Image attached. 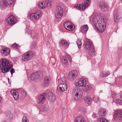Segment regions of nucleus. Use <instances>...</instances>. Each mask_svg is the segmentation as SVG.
<instances>
[{
	"label": "nucleus",
	"instance_id": "4468645a",
	"mask_svg": "<svg viewBox=\"0 0 122 122\" xmlns=\"http://www.w3.org/2000/svg\"><path fill=\"white\" fill-rule=\"evenodd\" d=\"M51 80V78L49 76H45L43 82V85L44 86H47L49 85V84Z\"/></svg>",
	"mask_w": 122,
	"mask_h": 122
},
{
	"label": "nucleus",
	"instance_id": "20e7f679",
	"mask_svg": "<svg viewBox=\"0 0 122 122\" xmlns=\"http://www.w3.org/2000/svg\"><path fill=\"white\" fill-rule=\"evenodd\" d=\"M90 2V0H84V4H78L77 5L75 6L74 7L80 10H82L89 5Z\"/></svg>",
	"mask_w": 122,
	"mask_h": 122
},
{
	"label": "nucleus",
	"instance_id": "2f4dec72",
	"mask_svg": "<svg viewBox=\"0 0 122 122\" xmlns=\"http://www.w3.org/2000/svg\"><path fill=\"white\" fill-rule=\"evenodd\" d=\"M91 89V87L90 86L86 85L84 87L83 90L84 91L86 92L89 90Z\"/></svg>",
	"mask_w": 122,
	"mask_h": 122
},
{
	"label": "nucleus",
	"instance_id": "f3484780",
	"mask_svg": "<svg viewBox=\"0 0 122 122\" xmlns=\"http://www.w3.org/2000/svg\"><path fill=\"white\" fill-rule=\"evenodd\" d=\"M37 102L39 104H42L44 100L46 99V97L45 96L43 95H41L39 96L38 97Z\"/></svg>",
	"mask_w": 122,
	"mask_h": 122
},
{
	"label": "nucleus",
	"instance_id": "cd10ccee",
	"mask_svg": "<svg viewBox=\"0 0 122 122\" xmlns=\"http://www.w3.org/2000/svg\"><path fill=\"white\" fill-rule=\"evenodd\" d=\"M84 99L85 102L87 103L88 104H90L92 101V99L91 98L89 97H84Z\"/></svg>",
	"mask_w": 122,
	"mask_h": 122
},
{
	"label": "nucleus",
	"instance_id": "f03ea898",
	"mask_svg": "<svg viewBox=\"0 0 122 122\" xmlns=\"http://www.w3.org/2000/svg\"><path fill=\"white\" fill-rule=\"evenodd\" d=\"M0 61V69H1L3 73L7 72L13 66V65L10 64L9 62L6 59H1Z\"/></svg>",
	"mask_w": 122,
	"mask_h": 122
},
{
	"label": "nucleus",
	"instance_id": "39448f33",
	"mask_svg": "<svg viewBox=\"0 0 122 122\" xmlns=\"http://www.w3.org/2000/svg\"><path fill=\"white\" fill-rule=\"evenodd\" d=\"M6 22L8 25H12L17 21L16 18L13 15H10L6 20Z\"/></svg>",
	"mask_w": 122,
	"mask_h": 122
},
{
	"label": "nucleus",
	"instance_id": "37998d69",
	"mask_svg": "<svg viewBox=\"0 0 122 122\" xmlns=\"http://www.w3.org/2000/svg\"><path fill=\"white\" fill-rule=\"evenodd\" d=\"M61 80L63 82L65 83L66 82V78L64 77L61 78Z\"/></svg>",
	"mask_w": 122,
	"mask_h": 122
},
{
	"label": "nucleus",
	"instance_id": "9b49d317",
	"mask_svg": "<svg viewBox=\"0 0 122 122\" xmlns=\"http://www.w3.org/2000/svg\"><path fill=\"white\" fill-rule=\"evenodd\" d=\"M99 6L101 10L103 11H107L108 10L109 7L108 4L104 1L101 2L100 3Z\"/></svg>",
	"mask_w": 122,
	"mask_h": 122
},
{
	"label": "nucleus",
	"instance_id": "7ed1b4c3",
	"mask_svg": "<svg viewBox=\"0 0 122 122\" xmlns=\"http://www.w3.org/2000/svg\"><path fill=\"white\" fill-rule=\"evenodd\" d=\"M82 91L81 89L75 88L73 92L74 98L76 100L80 99L82 97Z\"/></svg>",
	"mask_w": 122,
	"mask_h": 122
},
{
	"label": "nucleus",
	"instance_id": "864d4df0",
	"mask_svg": "<svg viewBox=\"0 0 122 122\" xmlns=\"http://www.w3.org/2000/svg\"><path fill=\"white\" fill-rule=\"evenodd\" d=\"M67 22H66V23H65V24H64V26L65 27V25H66L67 24Z\"/></svg>",
	"mask_w": 122,
	"mask_h": 122
},
{
	"label": "nucleus",
	"instance_id": "c03bdc74",
	"mask_svg": "<svg viewBox=\"0 0 122 122\" xmlns=\"http://www.w3.org/2000/svg\"><path fill=\"white\" fill-rule=\"evenodd\" d=\"M48 8H50L51 6V3L48 2L46 4Z\"/></svg>",
	"mask_w": 122,
	"mask_h": 122
},
{
	"label": "nucleus",
	"instance_id": "dca6fc26",
	"mask_svg": "<svg viewBox=\"0 0 122 122\" xmlns=\"http://www.w3.org/2000/svg\"><path fill=\"white\" fill-rule=\"evenodd\" d=\"M122 15L121 14L118 13L114 15V17L115 23H116L118 22L122 18Z\"/></svg>",
	"mask_w": 122,
	"mask_h": 122
},
{
	"label": "nucleus",
	"instance_id": "3c124183",
	"mask_svg": "<svg viewBox=\"0 0 122 122\" xmlns=\"http://www.w3.org/2000/svg\"><path fill=\"white\" fill-rule=\"evenodd\" d=\"M53 1V0H48V2L51 3Z\"/></svg>",
	"mask_w": 122,
	"mask_h": 122
},
{
	"label": "nucleus",
	"instance_id": "8fccbe9b",
	"mask_svg": "<svg viewBox=\"0 0 122 122\" xmlns=\"http://www.w3.org/2000/svg\"><path fill=\"white\" fill-rule=\"evenodd\" d=\"M96 114L95 113H93L92 115V117L94 118L96 117Z\"/></svg>",
	"mask_w": 122,
	"mask_h": 122
},
{
	"label": "nucleus",
	"instance_id": "c85d7f7f",
	"mask_svg": "<svg viewBox=\"0 0 122 122\" xmlns=\"http://www.w3.org/2000/svg\"><path fill=\"white\" fill-rule=\"evenodd\" d=\"M42 110L44 111H48L49 109V107L48 105H45L42 107Z\"/></svg>",
	"mask_w": 122,
	"mask_h": 122
},
{
	"label": "nucleus",
	"instance_id": "a18cd8bd",
	"mask_svg": "<svg viewBox=\"0 0 122 122\" xmlns=\"http://www.w3.org/2000/svg\"><path fill=\"white\" fill-rule=\"evenodd\" d=\"M15 72V71L14 69L12 68L11 69L10 72L11 75H12Z\"/></svg>",
	"mask_w": 122,
	"mask_h": 122
},
{
	"label": "nucleus",
	"instance_id": "ea45409f",
	"mask_svg": "<svg viewBox=\"0 0 122 122\" xmlns=\"http://www.w3.org/2000/svg\"><path fill=\"white\" fill-rule=\"evenodd\" d=\"M66 26L68 28V29H66L68 30H72L73 28V26L71 25H69L67 26Z\"/></svg>",
	"mask_w": 122,
	"mask_h": 122
},
{
	"label": "nucleus",
	"instance_id": "9d476101",
	"mask_svg": "<svg viewBox=\"0 0 122 122\" xmlns=\"http://www.w3.org/2000/svg\"><path fill=\"white\" fill-rule=\"evenodd\" d=\"M77 73L76 71H72L68 73V78L70 81H72L77 76Z\"/></svg>",
	"mask_w": 122,
	"mask_h": 122
},
{
	"label": "nucleus",
	"instance_id": "a19ab883",
	"mask_svg": "<svg viewBox=\"0 0 122 122\" xmlns=\"http://www.w3.org/2000/svg\"><path fill=\"white\" fill-rule=\"evenodd\" d=\"M27 118L25 116H24L22 119V122H27Z\"/></svg>",
	"mask_w": 122,
	"mask_h": 122
},
{
	"label": "nucleus",
	"instance_id": "1a4fd4ad",
	"mask_svg": "<svg viewBox=\"0 0 122 122\" xmlns=\"http://www.w3.org/2000/svg\"><path fill=\"white\" fill-rule=\"evenodd\" d=\"M86 84V80L83 78H80L78 79L77 81L76 82L75 85L77 87H81L85 86Z\"/></svg>",
	"mask_w": 122,
	"mask_h": 122
},
{
	"label": "nucleus",
	"instance_id": "4be33fe9",
	"mask_svg": "<svg viewBox=\"0 0 122 122\" xmlns=\"http://www.w3.org/2000/svg\"><path fill=\"white\" fill-rule=\"evenodd\" d=\"M63 14V12L57 11L55 13V15L57 18L60 19L61 18Z\"/></svg>",
	"mask_w": 122,
	"mask_h": 122
},
{
	"label": "nucleus",
	"instance_id": "72a5a7b5",
	"mask_svg": "<svg viewBox=\"0 0 122 122\" xmlns=\"http://www.w3.org/2000/svg\"><path fill=\"white\" fill-rule=\"evenodd\" d=\"M6 118L7 119H11L13 117L12 114L10 112H9L6 113Z\"/></svg>",
	"mask_w": 122,
	"mask_h": 122
},
{
	"label": "nucleus",
	"instance_id": "423d86ee",
	"mask_svg": "<svg viewBox=\"0 0 122 122\" xmlns=\"http://www.w3.org/2000/svg\"><path fill=\"white\" fill-rule=\"evenodd\" d=\"M41 74L40 72H35L31 75L30 79L35 82H37L40 79Z\"/></svg>",
	"mask_w": 122,
	"mask_h": 122
},
{
	"label": "nucleus",
	"instance_id": "5fc2aeb1",
	"mask_svg": "<svg viewBox=\"0 0 122 122\" xmlns=\"http://www.w3.org/2000/svg\"><path fill=\"white\" fill-rule=\"evenodd\" d=\"M8 81H9V83L10 84V81H9V78H8Z\"/></svg>",
	"mask_w": 122,
	"mask_h": 122
},
{
	"label": "nucleus",
	"instance_id": "4c0bfd02",
	"mask_svg": "<svg viewBox=\"0 0 122 122\" xmlns=\"http://www.w3.org/2000/svg\"><path fill=\"white\" fill-rule=\"evenodd\" d=\"M116 102L119 104L122 105V100L117 99L116 100Z\"/></svg>",
	"mask_w": 122,
	"mask_h": 122
},
{
	"label": "nucleus",
	"instance_id": "7c9ffc66",
	"mask_svg": "<svg viewBox=\"0 0 122 122\" xmlns=\"http://www.w3.org/2000/svg\"><path fill=\"white\" fill-rule=\"evenodd\" d=\"M61 45H65L66 46H69L68 43L66 41L64 40H62L60 43Z\"/></svg>",
	"mask_w": 122,
	"mask_h": 122
},
{
	"label": "nucleus",
	"instance_id": "79ce46f5",
	"mask_svg": "<svg viewBox=\"0 0 122 122\" xmlns=\"http://www.w3.org/2000/svg\"><path fill=\"white\" fill-rule=\"evenodd\" d=\"M102 77H103L104 76H108L109 74H108V73L105 72H103L102 73Z\"/></svg>",
	"mask_w": 122,
	"mask_h": 122
},
{
	"label": "nucleus",
	"instance_id": "b1692460",
	"mask_svg": "<svg viewBox=\"0 0 122 122\" xmlns=\"http://www.w3.org/2000/svg\"><path fill=\"white\" fill-rule=\"evenodd\" d=\"M95 51L94 47L91 48L89 49L88 51V52L89 55L91 56H94L95 55Z\"/></svg>",
	"mask_w": 122,
	"mask_h": 122
},
{
	"label": "nucleus",
	"instance_id": "c756f323",
	"mask_svg": "<svg viewBox=\"0 0 122 122\" xmlns=\"http://www.w3.org/2000/svg\"><path fill=\"white\" fill-rule=\"evenodd\" d=\"M106 112V110L104 109H102L98 113V114L101 116H105Z\"/></svg>",
	"mask_w": 122,
	"mask_h": 122
},
{
	"label": "nucleus",
	"instance_id": "412c9836",
	"mask_svg": "<svg viewBox=\"0 0 122 122\" xmlns=\"http://www.w3.org/2000/svg\"><path fill=\"white\" fill-rule=\"evenodd\" d=\"M85 49H87L91 48L93 47L92 43L89 41H88L85 42Z\"/></svg>",
	"mask_w": 122,
	"mask_h": 122
},
{
	"label": "nucleus",
	"instance_id": "49530a36",
	"mask_svg": "<svg viewBox=\"0 0 122 122\" xmlns=\"http://www.w3.org/2000/svg\"><path fill=\"white\" fill-rule=\"evenodd\" d=\"M67 57L68 58L69 60V61H70L71 62V57L70 56L68 55L67 56Z\"/></svg>",
	"mask_w": 122,
	"mask_h": 122
},
{
	"label": "nucleus",
	"instance_id": "f704fd0d",
	"mask_svg": "<svg viewBox=\"0 0 122 122\" xmlns=\"http://www.w3.org/2000/svg\"><path fill=\"white\" fill-rule=\"evenodd\" d=\"M98 120L99 122H108L107 120L103 118H99Z\"/></svg>",
	"mask_w": 122,
	"mask_h": 122
},
{
	"label": "nucleus",
	"instance_id": "2eb2a0df",
	"mask_svg": "<svg viewBox=\"0 0 122 122\" xmlns=\"http://www.w3.org/2000/svg\"><path fill=\"white\" fill-rule=\"evenodd\" d=\"M10 93L15 100H17L19 99V95L18 92L15 90H12L10 91Z\"/></svg>",
	"mask_w": 122,
	"mask_h": 122
},
{
	"label": "nucleus",
	"instance_id": "a878e982",
	"mask_svg": "<svg viewBox=\"0 0 122 122\" xmlns=\"http://www.w3.org/2000/svg\"><path fill=\"white\" fill-rule=\"evenodd\" d=\"M14 0H5L4 4L5 5L7 6L9 5L12 4Z\"/></svg>",
	"mask_w": 122,
	"mask_h": 122
},
{
	"label": "nucleus",
	"instance_id": "473e14b6",
	"mask_svg": "<svg viewBox=\"0 0 122 122\" xmlns=\"http://www.w3.org/2000/svg\"><path fill=\"white\" fill-rule=\"evenodd\" d=\"M62 62L67 66L68 65V62L66 58L65 57H63L62 59Z\"/></svg>",
	"mask_w": 122,
	"mask_h": 122
},
{
	"label": "nucleus",
	"instance_id": "f257e3e1",
	"mask_svg": "<svg viewBox=\"0 0 122 122\" xmlns=\"http://www.w3.org/2000/svg\"><path fill=\"white\" fill-rule=\"evenodd\" d=\"M94 25L100 32H103L105 29V23L103 18L101 17L95 20L94 22Z\"/></svg>",
	"mask_w": 122,
	"mask_h": 122
},
{
	"label": "nucleus",
	"instance_id": "ddd939ff",
	"mask_svg": "<svg viewBox=\"0 0 122 122\" xmlns=\"http://www.w3.org/2000/svg\"><path fill=\"white\" fill-rule=\"evenodd\" d=\"M114 119L120 120L122 118V110H119L116 111L114 116Z\"/></svg>",
	"mask_w": 122,
	"mask_h": 122
},
{
	"label": "nucleus",
	"instance_id": "6e6552de",
	"mask_svg": "<svg viewBox=\"0 0 122 122\" xmlns=\"http://www.w3.org/2000/svg\"><path fill=\"white\" fill-rule=\"evenodd\" d=\"M41 11L40 10H37L34 13H32L30 15L31 19L33 20H36L38 19L41 16Z\"/></svg>",
	"mask_w": 122,
	"mask_h": 122
},
{
	"label": "nucleus",
	"instance_id": "e433bc0d",
	"mask_svg": "<svg viewBox=\"0 0 122 122\" xmlns=\"http://www.w3.org/2000/svg\"><path fill=\"white\" fill-rule=\"evenodd\" d=\"M57 11L61 12H63V9L61 6H58L57 7Z\"/></svg>",
	"mask_w": 122,
	"mask_h": 122
},
{
	"label": "nucleus",
	"instance_id": "58836bf2",
	"mask_svg": "<svg viewBox=\"0 0 122 122\" xmlns=\"http://www.w3.org/2000/svg\"><path fill=\"white\" fill-rule=\"evenodd\" d=\"M12 47L14 48H18L19 47V46L16 43H15L12 45Z\"/></svg>",
	"mask_w": 122,
	"mask_h": 122
},
{
	"label": "nucleus",
	"instance_id": "5701e85b",
	"mask_svg": "<svg viewBox=\"0 0 122 122\" xmlns=\"http://www.w3.org/2000/svg\"><path fill=\"white\" fill-rule=\"evenodd\" d=\"M21 93V99H23L26 96V94L25 91L22 89H21L20 90Z\"/></svg>",
	"mask_w": 122,
	"mask_h": 122
},
{
	"label": "nucleus",
	"instance_id": "0eeeda50",
	"mask_svg": "<svg viewBox=\"0 0 122 122\" xmlns=\"http://www.w3.org/2000/svg\"><path fill=\"white\" fill-rule=\"evenodd\" d=\"M33 56V53L32 52L30 51L23 54L22 56V59L25 61H29Z\"/></svg>",
	"mask_w": 122,
	"mask_h": 122
},
{
	"label": "nucleus",
	"instance_id": "aec40b11",
	"mask_svg": "<svg viewBox=\"0 0 122 122\" xmlns=\"http://www.w3.org/2000/svg\"><path fill=\"white\" fill-rule=\"evenodd\" d=\"M48 98L51 101H53L56 99V97L52 93L50 92L48 94Z\"/></svg>",
	"mask_w": 122,
	"mask_h": 122
},
{
	"label": "nucleus",
	"instance_id": "6e6d98bb",
	"mask_svg": "<svg viewBox=\"0 0 122 122\" xmlns=\"http://www.w3.org/2000/svg\"><path fill=\"white\" fill-rule=\"evenodd\" d=\"M122 1V0H121Z\"/></svg>",
	"mask_w": 122,
	"mask_h": 122
},
{
	"label": "nucleus",
	"instance_id": "c9c22d12",
	"mask_svg": "<svg viewBox=\"0 0 122 122\" xmlns=\"http://www.w3.org/2000/svg\"><path fill=\"white\" fill-rule=\"evenodd\" d=\"M76 43L78 45V47L79 48H80L81 46V42L80 40L78 39L76 41Z\"/></svg>",
	"mask_w": 122,
	"mask_h": 122
},
{
	"label": "nucleus",
	"instance_id": "603ef678",
	"mask_svg": "<svg viewBox=\"0 0 122 122\" xmlns=\"http://www.w3.org/2000/svg\"><path fill=\"white\" fill-rule=\"evenodd\" d=\"M120 97L122 99V93H121L120 94Z\"/></svg>",
	"mask_w": 122,
	"mask_h": 122
},
{
	"label": "nucleus",
	"instance_id": "bb28decb",
	"mask_svg": "<svg viewBox=\"0 0 122 122\" xmlns=\"http://www.w3.org/2000/svg\"><path fill=\"white\" fill-rule=\"evenodd\" d=\"M88 29L87 25H84L83 26L81 27V30L82 33L86 32Z\"/></svg>",
	"mask_w": 122,
	"mask_h": 122
},
{
	"label": "nucleus",
	"instance_id": "a211bd4d",
	"mask_svg": "<svg viewBox=\"0 0 122 122\" xmlns=\"http://www.w3.org/2000/svg\"><path fill=\"white\" fill-rule=\"evenodd\" d=\"M10 50L8 48H4L1 51V53L2 55L6 56L10 53Z\"/></svg>",
	"mask_w": 122,
	"mask_h": 122
},
{
	"label": "nucleus",
	"instance_id": "f8f14e48",
	"mask_svg": "<svg viewBox=\"0 0 122 122\" xmlns=\"http://www.w3.org/2000/svg\"><path fill=\"white\" fill-rule=\"evenodd\" d=\"M67 86L66 84L61 83L58 85L57 89L58 91L64 92L67 90Z\"/></svg>",
	"mask_w": 122,
	"mask_h": 122
},
{
	"label": "nucleus",
	"instance_id": "393cba45",
	"mask_svg": "<svg viewBox=\"0 0 122 122\" xmlns=\"http://www.w3.org/2000/svg\"><path fill=\"white\" fill-rule=\"evenodd\" d=\"M46 2H41L38 3L37 5L41 9L44 8L46 6Z\"/></svg>",
	"mask_w": 122,
	"mask_h": 122
},
{
	"label": "nucleus",
	"instance_id": "6ab92c4d",
	"mask_svg": "<svg viewBox=\"0 0 122 122\" xmlns=\"http://www.w3.org/2000/svg\"><path fill=\"white\" fill-rule=\"evenodd\" d=\"M74 122H86L85 119L81 116L76 117L75 119Z\"/></svg>",
	"mask_w": 122,
	"mask_h": 122
},
{
	"label": "nucleus",
	"instance_id": "de8ad7c7",
	"mask_svg": "<svg viewBox=\"0 0 122 122\" xmlns=\"http://www.w3.org/2000/svg\"><path fill=\"white\" fill-rule=\"evenodd\" d=\"M36 46V45L34 44H32L31 46V48H34Z\"/></svg>",
	"mask_w": 122,
	"mask_h": 122
},
{
	"label": "nucleus",
	"instance_id": "09e8293b",
	"mask_svg": "<svg viewBox=\"0 0 122 122\" xmlns=\"http://www.w3.org/2000/svg\"><path fill=\"white\" fill-rule=\"evenodd\" d=\"M80 111L81 112H84V109L82 107V108H80Z\"/></svg>",
	"mask_w": 122,
	"mask_h": 122
}]
</instances>
